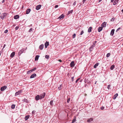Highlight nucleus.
Instances as JSON below:
<instances>
[{"mask_svg":"<svg viewBox=\"0 0 123 123\" xmlns=\"http://www.w3.org/2000/svg\"><path fill=\"white\" fill-rule=\"evenodd\" d=\"M115 66L114 65H112L110 69L111 70H113Z\"/></svg>","mask_w":123,"mask_h":123,"instance_id":"cd10ccee","label":"nucleus"},{"mask_svg":"<svg viewBox=\"0 0 123 123\" xmlns=\"http://www.w3.org/2000/svg\"><path fill=\"white\" fill-rule=\"evenodd\" d=\"M111 86L110 85H108V86L107 87V88L108 90L110 89V87Z\"/></svg>","mask_w":123,"mask_h":123,"instance_id":"4c0bfd02","label":"nucleus"},{"mask_svg":"<svg viewBox=\"0 0 123 123\" xmlns=\"http://www.w3.org/2000/svg\"><path fill=\"white\" fill-rule=\"evenodd\" d=\"M36 74L34 73L33 74H32L30 77V79L34 78L36 77Z\"/></svg>","mask_w":123,"mask_h":123,"instance_id":"1a4fd4ad","label":"nucleus"},{"mask_svg":"<svg viewBox=\"0 0 123 123\" xmlns=\"http://www.w3.org/2000/svg\"><path fill=\"white\" fill-rule=\"evenodd\" d=\"M103 28L102 27H99L98 28V31L100 32L103 29Z\"/></svg>","mask_w":123,"mask_h":123,"instance_id":"5701e85b","label":"nucleus"},{"mask_svg":"<svg viewBox=\"0 0 123 123\" xmlns=\"http://www.w3.org/2000/svg\"><path fill=\"white\" fill-rule=\"evenodd\" d=\"M92 27H90L88 30V32H90L91 31Z\"/></svg>","mask_w":123,"mask_h":123,"instance_id":"412c9836","label":"nucleus"},{"mask_svg":"<svg viewBox=\"0 0 123 123\" xmlns=\"http://www.w3.org/2000/svg\"><path fill=\"white\" fill-rule=\"evenodd\" d=\"M49 57V56L48 55H46L45 56V58L46 59H48Z\"/></svg>","mask_w":123,"mask_h":123,"instance_id":"a19ab883","label":"nucleus"},{"mask_svg":"<svg viewBox=\"0 0 123 123\" xmlns=\"http://www.w3.org/2000/svg\"><path fill=\"white\" fill-rule=\"evenodd\" d=\"M58 61L60 62H62V61L61 60H60V59L59 60H58Z\"/></svg>","mask_w":123,"mask_h":123,"instance_id":"680f3d73","label":"nucleus"},{"mask_svg":"<svg viewBox=\"0 0 123 123\" xmlns=\"http://www.w3.org/2000/svg\"><path fill=\"white\" fill-rule=\"evenodd\" d=\"M120 29H121L120 27H119V28H118L116 30V32H117L119 30H120Z\"/></svg>","mask_w":123,"mask_h":123,"instance_id":"37998d69","label":"nucleus"},{"mask_svg":"<svg viewBox=\"0 0 123 123\" xmlns=\"http://www.w3.org/2000/svg\"><path fill=\"white\" fill-rule=\"evenodd\" d=\"M74 77H71V79H72V81H73V79H74Z\"/></svg>","mask_w":123,"mask_h":123,"instance_id":"5fc2aeb1","label":"nucleus"},{"mask_svg":"<svg viewBox=\"0 0 123 123\" xmlns=\"http://www.w3.org/2000/svg\"><path fill=\"white\" fill-rule=\"evenodd\" d=\"M84 82L85 83H89L90 82L89 81H87L86 79H85L84 80Z\"/></svg>","mask_w":123,"mask_h":123,"instance_id":"2f4dec72","label":"nucleus"},{"mask_svg":"<svg viewBox=\"0 0 123 123\" xmlns=\"http://www.w3.org/2000/svg\"><path fill=\"white\" fill-rule=\"evenodd\" d=\"M41 5H40L37 6L36 7V9L37 10H39L41 8Z\"/></svg>","mask_w":123,"mask_h":123,"instance_id":"9b49d317","label":"nucleus"},{"mask_svg":"<svg viewBox=\"0 0 123 123\" xmlns=\"http://www.w3.org/2000/svg\"><path fill=\"white\" fill-rule=\"evenodd\" d=\"M93 118H90L89 119H88L87 121V122H91V121H93Z\"/></svg>","mask_w":123,"mask_h":123,"instance_id":"aec40b11","label":"nucleus"},{"mask_svg":"<svg viewBox=\"0 0 123 123\" xmlns=\"http://www.w3.org/2000/svg\"><path fill=\"white\" fill-rule=\"evenodd\" d=\"M58 7V5H56L55 6V8H57Z\"/></svg>","mask_w":123,"mask_h":123,"instance_id":"864d4df0","label":"nucleus"},{"mask_svg":"<svg viewBox=\"0 0 123 123\" xmlns=\"http://www.w3.org/2000/svg\"><path fill=\"white\" fill-rule=\"evenodd\" d=\"M102 0H99V2H100Z\"/></svg>","mask_w":123,"mask_h":123,"instance_id":"338daca9","label":"nucleus"},{"mask_svg":"<svg viewBox=\"0 0 123 123\" xmlns=\"http://www.w3.org/2000/svg\"><path fill=\"white\" fill-rule=\"evenodd\" d=\"M49 42L46 41L44 44L45 48H46L47 46L49 45Z\"/></svg>","mask_w":123,"mask_h":123,"instance_id":"f8f14e48","label":"nucleus"},{"mask_svg":"<svg viewBox=\"0 0 123 123\" xmlns=\"http://www.w3.org/2000/svg\"><path fill=\"white\" fill-rule=\"evenodd\" d=\"M19 28V26H16L15 28V30H18V29Z\"/></svg>","mask_w":123,"mask_h":123,"instance_id":"ea45409f","label":"nucleus"},{"mask_svg":"<svg viewBox=\"0 0 123 123\" xmlns=\"http://www.w3.org/2000/svg\"><path fill=\"white\" fill-rule=\"evenodd\" d=\"M114 0H111V2H113Z\"/></svg>","mask_w":123,"mask_h":123,"instance_id":"e2e57ef3","label":"nucleus"},{"mask_svg":"<svg viewBox=\"0 0 123 123\" xmlns=\"http://www.w3.org/2000/svg\"><path fill=\"white\" fill-rule=\"evenodd\" d=\"M80 79V78H78L77 79L76 81L75 82L76 83H77Z\"/></svg>","mask_w":123,"mask_h":123,"instance_id":"de8ad7c7","label":"nucleus"},{"mask_svg":"<svg viewBox=\"0 0 123 123\" xmlns=\"http://www.w3.org/2000/svg\"><path fill=\"white\" fill-rule=\"evenodd\" d=\"M99 64V63H97L94 65V68H96V67L98 66Z\"/></svg>","mask_w":123,"mask_h":123,"instance_id":"b1692460","label":"nucleus"},{"mask_svg":"<svg viewBox=\"0 0 123 123\" xmlns=\"http://www.w3.org/2000/svg\"><path fill=\"white\" fill-rule=\"evenodd\" d=\"M19 17L18 15H16L14 16V18L15 19H17L19 18Z\"/></svg>","mask_w":123,"mask_h":123,"instance_id":"f3484780","label":"nucleus"},{"mask_svg":"<svg viewBox=\"0 0 123 123\" xmlns=\"http://www.w3.org/2000/svg\"><path fill=\"white\" fill-rule=\"evenodd\" d=\"M111 53H108L106 55V57H108L110 55Z\"/></svg>","mask_w":123,"mask_h":123,"instance_id":"473e14b6","label":"nucleus"},{"mask_svg":"<svg viewBox=\"0 0 123 123\" xmlns=\"http://www.w3.org/2000/svg\"><path fill=\"white\" fill-rule=\"evenodd\" d=\"M6 46V45L5 44H4V46H3V48L2 49H3Z\"/></svg>","mask_w":123,"mask_h":123,"instance_id":"bf43d9fd","label":"nucleus"},{"mask_svg":"<svg viewBox=\"0 0 123 123\" xmlns=\"http://www.w3.org/2000/svg\"><path fill=\"white\" fill-rule=\"evenodd\" d=\"M76 4V1L74 2L73 3V5H75Z\"/></svg>","mask_w":123,"mask_h":123,"instance_id":"4d7b16f0","label":"nucleus"},{"mask_svg":"<svg viewBox=\"0 0 123 123\" xmlns=\"http://www.w3.org/2000/svg\"><path fill=\"white\" fill-rule=\"evenodd\" d=\"M97 41H95L93 43L92 45L95 46V44L96 43H97Z\"/></svg>","mask_w":123,"mask_h":123,"instance_id":"c9c22d12","label":"nucleus"},{"mask_svg":"<svg viewBox=\"0 0 123 123\" xmlns=\"http://www.w3.org/2000/svg\"><path fill=\"white\" fill-rule=\"evenodd\" d=\"M73 11V10H71V11H69L67 15H69L70 14H71Z\"/></svg>","mask_w":123,"mask_h":123,"instance_id":"a878e982","label":"nucleus"},{"mask_svg":"<svg viewBox=\"0 0 123 123\" xmlns=\"http://www.w3.org/2000/svg\"><path fill=\"white\" fill-rule=\"evenodd\" d=\"M35 99L37 101H38L39 99H40V96L39 95H37L35 97Z\"/></svg>","mask_w":123,"mask_h":123,"instance_id":"423d86ee","label":"nucleus"},{"mask_svg":"<svg viewBox=\"0 0 123 123\" xmlns=\"http://www.w3.org/2000/svg\"><path fill=\"white\" fill-rule=\"evenodd\" d=\"M6 13L2 14L0 16V17L1 19H4V18L6 17Z\"/></svg>","mask_w":123,"mask_h":123,"instance_id":"f257e3e1","label":"nucleus"},{"mask_svg":"<svg viewBox=\"0 0 123 123\" xmlns=\"http://www.w3.org/2000/svg\"><path fill=\"white\" fill-rule=\"evenodd\" d=\"M119 0H115V2H116L117 3L118 2V1Z\"/></svg>","mask_w":123,"mask_h":123,"instance_id":"6e6d98bb","label":"nucleus"},{"mask_svg":"<svg viewBox=\"0 0 123 123\" xmlns=\"http://www.w3.org/2000/svg\"><path fill=\"white\" fill-rule=\"evenodd\" d=\"M31 11V9H30L29 8L27 9L26 11V14H29L30 12Z\"/></svg>","mask_w":123,"mask_h":123,"instance_id":"dca6fc26","label":"nucleus"},{"mask_svg":"<svg viewBox=\"0 0 123 123\" xmlns=\"http://www.w3.org/2000/svg\"><path fill=\"white\" fill-rule=\"evenodd\" d=\"M15 105L13 104L11 105V108L12 109H14L15 107Z\"/></svg>","mask_w":123,"mask_h":123,"instance_id":"c756f323","label":"nucleus"},{"mask_svg":"<svg viewBox=\"0 0 123 123\" xmlns=\"http://www.w3.org/2000/svg\"><path fill=\"white\" fill-rule=\"evenodd\" d=\"M84 33V31H82L81 32L80 35H82Z\"/></svg>","mask_w":123,"mask_h":123,"instance_id":"79ce46f5","label":"nucleus"},{"mask_svg":"<svg viewBox=\"0 0 123 123\" xmlns=\"http://www.w3.org/2000/svg\"><path fill=\"white\" fill-rule=\"evenodd\" d=\"M86 1V0H83V3H84V2H85V1Z\"/></svg>","mask_w":123,"mask_h":123,"instance_id":"13d9d810","label":"nucleus"},{"mask_svg":"<svg viewBox=\"0 0 123 123\" xmlns=\"http://www.w3.org/2000/svg\"><path fill=\"white\" fill-rule=\"evenodd\" d=\"M70 101V99L69 98H68V100H67V102L68 103H69V102Z\"/></svg>","mask_w":123,"mask_h":123,"instance_id":"a18cd8bd","label":"nucleus"},{"mask_svg":"<svg viewBox=\"0 0 123 123\" xmlns=\"http://www.w3.org/2000/svg\"><path fill=\"white\" fill-rule=\"evenodd\" d=\"M95 46L93 45H92L91 47L90 48L89 50L91 52L92 50H93V48Z\"/></svg>","mask_w":123,"mask_h":123,"instance_id":"9d476101","label":"nucleus"},{"mask_svg":"<svg viewBox=\"0 0 123 123\" xmlns=\"http://www.w3.org/2000/svg\"><path fill=\"white\" fill-rule=\"evenodd\" d=\"M15 52H13L10 55V57L11 58H13L14 56L15 55Z\"/></svg>","mask_w":123,"mask_h":123,"instance_id":"ddd939ff","label":"nucleus"},{"mask_svg":"<svg viewBox=\"0 0 123 123\" xmlns=\"http://www.w3.org/2000/svg\"><path fill=\"white\" fill-rule=\"evenodd\" d=\"M76 118L75 117H74V119L72 120V123H73L75 122L76 121Z\"/></svg>","mask_w":123,"mask_h":123,"instance_id":"bb28decb","label":"nucleus"},{"mask_svg":"<svg viewBox=\"0 0 123 123\" xmlns=\"http://www.w3.org/2000/svg\"><path fill=\"white\" fill-rule=\"evenodd\" d=\"M53 101L51 100L50 101V104L52 106L53 105Z\"/></svg>","mask_w":123,"mask_h":123,"instance_id":"c85d7f7f","label":"nucleus"},{"mask_svg":"<svg viewBox=\"0 0 123 123\" xmlns=\"http://www.w3.org/2000/svg\"><path fill=\"white\" fill-rule=\"evenodd\" d=\"M22 91L19 90L18 92H16L15 94V96H16L18 95H20L22 93Z\"/></svg>","mask_w":123,"mask_h":123,"instance_id":"f03ea898","label":"nucleus"},{"mask_svg":"<svg viewBox=\"0 0 123 123\" xmlns=\"http://www.w3.org/2000/svg\"><path fill=\"white\" fill-rule=\"evenodd\" d=\"M30 117V116L29 115H28L27 116H25V121H26L27 120V119L29 118Z\"/></svg>","mask_w":123,"mask_h":123,"instance_id":"393cba45","label":"nucleus"},{"mask_svg":"<svg viewBox=\"0 0 123 123\" xmlns=\"http://www.w3.org/2000/svg\"><path fill=\"white\" fill-rule=\"evenodd\" d=\"M43 47L44 45L43 44H42L39 46V48L40 50H42L43 49Z\"/></svg>","mask_w":123,"mask_h":123,"instance_id":"4468645a","label":"nucleus"},{"mask_svg":"<svg viewBox=\"0 0 123 123\" xmlns=\"http://www.w3.org/2000/svg\"><path fill=\"white\" fill-rule=\"evenodd\" d=\"M32 72L31 71V70H30L29 71H27V74H30V73H31Z\"/></svg>","mask_w":123,"mask_h":123,"instance_id":"7c9ffc66","label":"nucleus"},{"mask_svg":"<svg viewBox=\"0 0 123 123\" xmlns=\"http://www.w3.org/2000/svg\"><path fill=\"white\" fill-rule=\"evenodd\" d=\"M32 28H31L30 29L29 31V32H31V31H32Z\"/></svg>","mask_w":123,"mask_h":123,"instance_id":"8fccbe9b","label":"nucleus"},{"mask_svg":"<svg viewBox=\"0 0 123 123\" xmlns=\"http://www.w3.org/2000/svg\"><path fill=\"white\" fill-rule=\"evenodd\" d=\"M26 98H24L22 100V101L24 102H25L26 103H29V100L27 99V97H26Z\"/></svg>","mask_w":123,"mask_h":123,"instance_id":"39448f33","label":"nucleus"},{"mask_svg":"<svg viewBox=\"0 0 123 123\" xmlns=\"http://www.w3.org/2000/svg\"><path fill=\"white\" fill-rule=\"evenodd\" d=\"M106 23L105 22H104L102 24V26H103L104 27H105L106 26Z\"/></svg>","mask_w":123,"mask_h":123,"instance_id":"a211bd4d","label":"nucleus"},{"mask_svg":"<svg viewBox=\"0 0 123 123\" xmlns=\"http://www.w3.org/2000/svg\"><path fill=\"white\" fill-rule=\"evenodd\" d=\"M64 16L63 14H62L58 18V19H61L62 18H63Z\"/></svg>","mask_w":123,"mask_h":123,"instance_id":"4be33fe9","label":"nucleus"},{"mask_svg":"<svg viewBox=\"0 0 123 123\" xmlns=\"http://www.w3.org/2000/svg\"><path fill=\"white\" fill-rule=\"evenodd\" d=\"M2 53V52L1 51H0V56L1 55V53Z\"/></svg>","mask_w":123,"mask_h":123,"instance_id":"0e129e2a","label":"nucleus"},{"mask_svg":"<svg viewBox=\"0 0 123 123\" xmlns=\"http://www.w3.org/2000/svg\"><path fill=\"white\" fill-rule=\"evenodd\" d=\"M5 1V0H3L2 1V3H3V2H4Z\"/></svg>","mask_w":123,"mask_h":123,"instance_id":"052dcab7","label":"nucleus"},{"mask_svg":"<svg viewBox=\"0 0 123 123\" xmlns=\"http://www.w3.org/2000/svg\"><path fill=\"white\" fill-rule=\"evenodd\" d=\"M62 87V85H60V87H59L58 88V89L59 90H60L61 89V87Z\"/></svg>","mask_w":123,"mask_h":123,"instance_id":"c03bdc74","label":"nucleus"},{"mask_svg":"<svg viewBox=\"0 0 123 123\" xmlns=\"http://www.w3.org/2000/svg\"><path fill=\"white\" fill-rule=\"evenodd\" d=\"M8 31V30H5L4 31V33H6Z\"/></svg>","mask_w":123,"mask_h":123,"instance_id":"09e8293b","label":"nucleus"},{"mask_svg":"<svg viewBox=\"0 0 123 123\" xmlns=\"http://www.w3.org/2000/svg\"><path fill=\"white\" fill-rule=\"evenodd\" d=\"M76 36V34L75 33H74L72 36L73 38H75Z\"/></svg>","mask_w":123,"mask_h":123,"instance_id":"72a5a7b5","label":"nucleus"},{"mask_svg":"<svg viewBox=\"0 0 123 123\" xmlns=\"http://www.w3.org/2000/svg\"><path fill=\"white\" fill-rule=\"evenodd\" d=\"M6 88V86H4L0 88V90L1 91H3Z\"/></svg>","mask_w":123,"mask_h":123,"instance_id":"0eeeda50","label":"nucleus"},{"mask_svg":"<svg viewBox=\"0 0 123 123\" xmlns=\"http://www.w3.org/2000/svg\"><path fill=\"white\" fill-rule=\"evenodd\" d=\"M114 29H112L111 30L110 33V35L111 36H112L113 35L114 33Z\"/></svg>","mask_w":123,"mask_h":123,"instance_id":"2eb2a0df","label":"nucleus"},{"mask_svg":"<svg viewBox=\"0 0 123 123\" xmlns=\"http://www.w3.org/2000/svg\"><path fill=\"white\" fill-rule=\"evenodd\" d=\"M35 112V111H33L32 112V114H34Z\"/></svg>","mask_w":123,"mask_h":123,"instance_id":"603ef678","label":"nucleus"},{"mask_svg":"<svg viewBox=\"0 0 123 123\" xmlns=\"http://www.w3.org/2000/svg\"><path fill=\"white\" fill-rule=\"evenodd\" d=\"M36 69V68H34L32 69L31 70V71H32V72L35 71V70Z\"/></svg>","mask_w":123,"mask_h":123,"instance_id":"e433bc0d","label":"nucleus"},{"mask_svg":"<svg viewBox=\"0 0 123 123\" xmlns=\"http://www.w3.org/2000/svg\"><path fill=\"white\" fill-rule=\"evenodd\" d=\"M45 92H43V93L41 94L40 96V99H42V98H43L45 96Z\"/></svg>","mask_w":123,"mask_h":123,"instance_id":"20e7f679","label":"nucleus"},{"mask_svg":"<svg viewBox=\"0 0 123 123\" xmlns=\"http://www.w3.org/2000/svg\"><path fill=\"white\" fill-rule=\"evenodd\" d=\"M117 3L116 2H115V1L114 0V2L113 3V4L114 5H116V4Z\"/></svg>","mask_w":123,"mask_h":123,"instance_id":"49530a36","label":"nucleus"},{"mask_svg":"<svg viewBox=\"0 0 123 123\" xmlns=\"http://www.w3.org/2000/svg\"><path fill=\"white\" fill-rule=\"evenodd\" d=\"M104 107L103 106H102L101 108V109L102 110H103L104 109Z\"/></svg>","mask_w":123,"mask_h":123,"instance_id":"3c124183","label":"nucleus"},{"mask_svg":"<svg viewBox=\"0 0 123 123\" xmlns=\"http://www.w3.org/2000/svg\"><path fill=\"white\" fill-rule=\"evenodd\" d=\"M70 66L71 67H73L74 66V62L73 61H72L71 62L70 64Z\"/></svg>","mask_w":123,"mask_h":123,"instance_id":"6e6552de","label":"nucleus"},{"mask_svg":"<svg viewBox=\"0 0 123 123\" xmlns=\"http://www.w3.org/2000/svg\"><path fill=\"white\" fill-rule=\"evenodd\" d=\"M115 19V18H111V21H113Z\"/></svg>","mask_w":123,"mask_h":123,"instance_id":"f704fd0d","label":"nucleus"},{"mask_svg":"<svg viewBox=\"0 0 123 123\" xmlns=\"http://www.w3.org/2000/svg\"><path fill=\"white\" fill-rule=\"evenodd\" d=\"M25 51V49H23L19 51L18 52V55L19 56H20V55Z\"/></svg>","mask_w":123,"mask_h":123,"instance_id":"7ed1b4c3","label":"nucleus"},{"mask_svg":"<svg viewBox=\"0 0 123 123\" xmlns=\"http://www.w3.org/2000/svg\"><path fill=\"white\" fill-rule=\"evenodd\" d=\"M118 96V94L117 93L114 96V97H117Z\"/></svg>","mask_w":123,"mask_h":123,"instance_id":"58836bf2","label":"nucleus"},{"mask_svg":"<svg viewBox=\"0 0 123 123\" xmlns=\"http://www.w3.org/2000/svg\"><path fill=\"white\" fill-rule=\"evenodd\" d=\"M116 97H114V98H113V99H116Z\"/></svg>","mask_w":123,"mask_h":123,"instance_id":"69168bd1","label":"nucleus"},{"mask_svg":"<svg viewBox=\"0 0 123 123\" xmlns=\"http://www.w3.org/2000/svg\"><path fill=\"white\" fill-rule=\"evenodd\" d=\"M39 56H40L39 55H37L36 56L35 58V61H37L38 60V58Z\"/></svg>","mask_w":123,"mask_h":123,"instance_id":"6ab92c4d","label":"nucleus"},{"mask_svg":"<svg viewBox=\"0 0 123 123\" xmlns=\"http://www.w3.org/2000/svg\"><path fill=\"white\" fill-rule=\"evenodd\" d=\"M121 11L123 12V9Z\"/></svg>","mask_w":123,"mask_h":123,"instance_id":"774afa93","label":"nucleus"}]
</instances>
